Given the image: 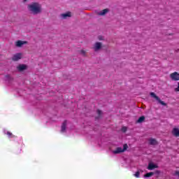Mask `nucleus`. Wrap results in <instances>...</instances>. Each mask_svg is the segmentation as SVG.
<instances>
[{
  "instance_id": "6e6552de",
  "label": "nucleus",
  "mask_w": 179,
  "mask_h": 179,
  "mask_svg": "<svg viewBox=\"0 0 179 179\" xmlns=\"http://www.w3.org/2000/svg\"><path fill=\"white\" fill-rule=\"evenodd\" d=\"M13 61H19V59H22V53H17L14 55L12 57Z\"/></svg>"
},
{
  "instance_id": "5701e85b",
  "label": "nucleus",
  "mask_w": 179,
  "mask_h": 179,
  "mask_svg": "<svg viewBox=\"0 0 179 179\" xmlns=\"http://www.w3.org/2000/svg\"><path fill=\"white\" fill-rule=\"evenodd\" d=\"M175 174H176V176H179V171H176V172L175 173Z\"/></svg>"
},
{
  "instance_id": "4be33fe9",
  "label": "nucleus",
  "mask_w": 179,
  "mask_h": 179,
  "mask_svg": "<svg viewBox=\"0 0 179 179\" xmlns=\"http://www.w3.org/2000/svg\"><path fill=\"white\" fill-rule=\"evenodd\" d=\"M96 113H97V114H98V115H99V117H100V115H101V110H97Z\"/></svg>"
},
{
  "instance_id": "b1692460",
  "label": "nucleus",
  "mask_w": 179,
  "mask_h": 179,
  "mask_svg": "<svg viewBox=\"0 0 179 179\" xmlns=\"http://www.w3.org/2000/svg\"><path fill=\"white\" fill-rule=\"evenodd\" d=\"M99 40H103V37L99 36Z\"/></svg>"
},
{
  "instance_id": "dca6fc26",
  "label": "nucleus",
  "mask_w": 179,
  "mask_h": 179,
  "mask_svg": "<svg viewBox=\"0 0 179 179\" xmlns=\"http://www.w3.org/2000/svg\"><path fill=\"white\" fill-rule=\"evenodd\" d=\"M145 121V116H141L138 118V120L136 121L138 124H141V122H143Z\"/></svg>"
},
{
  "instance_id": "393cba45",
  "label": "nucleus",
  "mask_w": 179,
  "mask_h": 179,
  "mask_svg": "<svg viewBox=\"0 0 179 179\" xmlns=\"http://www.w3.org/2000/svg\"><path fill=\"white\" fill-rule=\"evenodd\" d=\"M24 1H27V0H24Z\"/></svg>"
},
{
  "instance_id": "f8f14e48",
  "label": "nucleus",
  "mask_w": 179,
  "mask_h": 179,
  "mask_svg": "<svg viewBox=\"0 0 179 179\" xmlns=\"http://www.w3.org/2000/svg\"><path fill=\"white\" fill-rule=\"evenodd\" d=\"M108 8H105L101 11L99 12L97 15H99V16H104V15H106V13H108Z\"/></svg>"
},
{
  "instance_id": "20e7f679",
  "label": "nucleus",
  "mask_w": 179,
  "mask_h": 179,
  "mask_svg": "<svg viewBox=\"0 0 179 179\" xmlns=\"http://www.w3.org/2000/svg\"><path fill=\"white\" fill-rule=\"evenodd\" d=\"M170 78L172 80H179V73L176 71L170 74Z\"/></svg>"
},
{
  "instance_id": "39448f33",
  "label": "nucleus",
  "mask_w": 179,
  "mask_h": 179,
  "mask_svg": "<svg viewBox=\"0 0 179 179\" xmlns=\"http://www.w3.org/2000/svg\"><path fill=\"white\" fill-rule=\"evenodd\" d=\"M17 69L20 72H23V71H26V69H27V66H26V64H20L17 66Z\"/></svg>"
},
{
  "instance_id": "f257e3e1",
  "label": "nucleus",
  "mask_w": 179,
  "mask_h": 179,
  "mask_svg": "<svg viewBox=\"0 0 179 179\" xmlns=\"http://www.w3.org/2000/svg\"><path fill=\"white\" fill-rule=\"evenodd\" d=\"M28 10L32 14V15H38L41 13V4L34 2L27 6Z\"/></svg>"
},
{
  "instance_id": "f03ea898",
  "label": "nucleus",
  "mask_w": 179,
  "mask_h": 179,
  "mask_svg": "<svg viewBox=\"0 0 179 179\" xmlns=\"http://www.w3.org/2000/svg\"><path fill=\"white\" fill-rule=\"evenodd\" d=\"M128 149V144H124L123 148L121 147H118L115 150L113 151L114 155H118L119 153H124L125 150Z\"/></svg>"
},
{
  "instance_id": "9b49d317",
  "label": "nucleus",
  "mask_w": 179,
  "mask_h": 179,
  "mask_svg": "<svg viewBox=\"0 0 179 179\" xmlns=\"http://www.w3.org/2000/svg\"><path fill=\"white\" fill-rule=\"evenodd\" d=\"M24 44H27V41H17L15 43L16 47H22Z\"/></svg>"
},
{
  "instance_id": "4468645a",
  "label": "nucleus",
  "mask_w": 179,
  "mask_h": 179,
  "mask_svg": "<svg viewBox=\"0 0 179 179\" xmlns=\"http://www.w3.org/2000/svg\"><path fill=\"white\" fill-rule=\"evenodd\" d=\"M149 142H150V145H157V141H156V139L155 138H150L149 140Z\"/></svg>"
},
{
  "instance_id": "6ab92c4d",
  "label": "nucleus",
  "mask_w": 179,
  "mask_h": 179,
  "mask_svg": "<svg viewBox=\"0 0 179 179\" xmlns=\"http://www.w3.org/2000/svg\"><path fill=\"white\" fill-rule=\"evenodd\" d=\"M80 54H82V55H83V57H86V51H85L84 50H82L80 51Z\"/></svg>"
},
{
  "instance_id": "412c9836",
  "label": "nucleus",
  "mask_w": 179,
  "mask_h": 179,
  "mask_svg": "<svg viewBox=\"0 0 179 179\" xmlns=\"http://www.w3.org/2000/svg\"><path fill=\"white\" fill-rule=\"evenodd\" d=\"M175 92H179V82L178 83V87L175 88Z\"/></svg>"
},
{
  "instance_id": "423d86ee",
  "label": "nucleus",
  "mask_w": 179,
  "mask_h": 179,
  "mask_svg": "<svg viewBox=\"0 0 179 179\" xmlns=\"http://www.w3.org/2000/svg\"><path fill=\"white\" fill-rule=\"evenodd\" d=\"M148 170H155V169H159V166L152 162L148 164L147 167Z\"/></svg>"
},
{
  "instance_id": "9d476101",
  "label": "nucleus",
  "mask_w": 179,
  "mask_h": 179,
  "mask_svg": "<svg viewBox=\"0 0 179 179\" xmlns=\"http://www.w3.org/2000/svg\"><path fill=\"white\" fill-rule=\"evenodd\" d=\"M172 135H173V136H176V138H178L179 137V129L178 128H173L172 130Z\"/></svg>"
},
{
  "instance_id": "2eb2a0df",
  "label": "nucleus",
  "mask_w": 179,
  "mask_h": 179,
  "mask_svg": "<svg viewBox=\"0 0 179 179\" xmlns=\"http://www.w3.org/2000/svg\"><path fill=\"white\" fill-rule=\"evenodd\" d=\"M152 176H155V172H149L144 175L145 178H149L152 177Z\"/></svg>"
},
{
  "instance_id": "f3484780",
  "label": "nucleus",
  "mask_w": 179,
  "mask_h": 179,
  "mask_svg": "<svg viewBox=\"0 0 179 179\" xmlns=\"http://www.w3.org/2000/svg\"><path fill=\"white\" fill-rule=\"evenodd\" d=\"M6 135H8V138H15V136L10 131H7Z\"/></svg>"
},
{
  "instance_id": "0eeeda50",
  "label": "nucleus",
  "mask_w": 179,
  "mask_h": 179,
  "mask_svg": "<svg viewBox=\"0 0 179 179\" xmlns=\"http://www.w3.org/2000/svg\"><path fill=\"white\" fill-rule=\"evenodd\" d=\"M71 16H72V13L71 12H67L60 15L62 19H68V17H71Z\"/></svg>"
},
{
  "instance_id": "1a4fd4ad",
  "label": "nucleus",
  "mask_w": 179,
  "mask_h": 179,
  "mask_svg": "<svg viewBox=\"0 0 179 179\" xmlns=\"http://www.w3.org/2000/svg\"><path fill=\"white\" fill-rule=\"evenodd\" d=\"M93 48L94 51H99V50L101 49V43L100 42L95 43Z\"/></svg>"
},
{
  "instance_id": "aec40b11",
  "label": "nucleus",
  "mask_w": 179,
  "mask_h": 179,
  "mask_svg": "<svg viewBox=\"0 0 179 179\" xmlns=\"http://www.w3.org/2000/svg\"><path fill=\"white\" fill-rule=\"evenodd\" d=\"M127 127H122V132H127Z\"/></svg>"
},
{
  "instance_id": "7ed1b4c3",
  "label": "nucleus",
  "mask_w": 179,
  "mask_h": 179,
  "mask_svg": "<svg viewBox=\"0 0 179 179\" xmlns=\"http://www.w3.org/2000/svg\"><path fill=\"white\" fill-rule=\"evenodd\" d=\"M150 95L153 99H155V100H157V101H158V103H159V104H162V106H167V103H166L164 101L160 100V98H159V96H157V95H156V94H155V92H150Z\"/></svg>"
},
{
  "instance_id": "a211bd4d",
  "label": "nucleus",
  "mask_w": 179,
  "mask_h": 179,
  "mask_svg": "<svg viewBox=\"0 0 179 179\" xmlns=\"http://www.w3.org/2000/svg\"><path fill=\"white\" fill-rule=\"evenodd\" d=\"M139 176H141V172L139 171H136L134 174V177H136V178H139Z\"/></svg>"
},
{
  "instance_id": "ddd939ff",
  "label": "nucleus",
  "mask_w": 179,
  "mask_h": 179,
  "mask_svg": "<svg viewBox=\"0 0 179 179\" xmlns=\"http://www.w3.org/2000/svg\"><path fill=\"white\" fill-rule=\"evenodd\" d=\"M66 130V120H64L62 124L61 132H65Z\"/></svg>"
}]
</instances>
